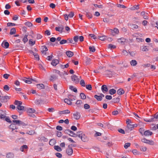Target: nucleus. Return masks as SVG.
<instances>
[{
  "instance_id": "f257e3e1",
  "label": "nucleus",
  "mask_w": 158,
  "mask_h": 158,
  "mask_svg": "<svg viewBox=\"0 0 158 158\" xmlns=\"http://www.w3.org/2000/svg\"><path fill=\"white\" fill-rule=\"evenodd\" d=\"M22 104L21 102L17 100H15L14 102L15 104L18 105L17 108L18 110H23L24 109V106H21Z\"/></svg>"
},
{
  "instance_id": "f03ea898",
  "label": "nucleus",
  "mask_w": 158,
  "mask_h": 158,
  "mask_svg": "<svg viewBox=\"0 0 158 158\" xmlns=\"http://www.w3.org/2000/svg\"><path fill=\"white\" fill-rule=\"evenodd\" d=\"M142 142L146 143L151 145H153L155 144V142L152 140H150L147 139L145 138H143L141 140Z\"/></svg>"
},
{
  "instance_id": "7ed1b4c3",
  "label": "nucleus",
  "mask_w": 158,
  "mask_h": 158,
  "mask_svg": "<svg viewBox=\"0 0 158 158\" xmlns=\"http://www.w3.org/2000/svg\"><path fill=\"white\" fill-rule=\"evenodd\" d=\"M66 152L69 156H71L72 154L73 151L70 145L68 146V148L66 149Z\"/></svg>"
},
{
  "instance_id": "20e7f679",
  "label": "nucleus",
  "mask_w": 158,
  "mask_h": 158,
  "mask_svg": "<svg viewBox=\"0 0 158 158\" xmlns=\"http://www.w3.org/2000/svg\"><path fill=\"white\" fill-rule=\"evenodd\" d=\"M23 80L26 83L29 84L33 83L34 81H35V79L30 78L24 79H23Z\"/></svg>"
},
{
  "instance_id": "39448f33",
  "label": "nucleus",
  "mask_w": 158,
  "mask_h": 158,
  "mask_svg": "<svg viewBox=\"0 0 158 158\" xmlns=\"http://www.w3.org/2000/svg\"><path fill=\"white\" fill-rule=\"evenodd\" d=\"M71 79L75 83H78L79 81V80L77 77L75 75H73L71 76Z\"/></svg>"
},
{
  "instance_id": "423d86ee",
  "label": "nucleus",
  "mask_w": 158,
  "mask_h": 158,
  "mask_svg": "<svg viewBox=\"0 0 158 158\" xmlns=\"http://www.w3.org/2000/svg\"><path fill=\"white\" fill-rule=\"evenodd\" d=\"M9 99V97L8 96H2L1 98L0 101L2 102H6Z\"/></svg>"
},
{
  "instance_id": "0eeeda50",
  "label": "nucleus",
  "mask_w": 158,
  "mask_h": 158,
  "mask_svg": "<svg viewBox=\"0 0 158 158\" xmlns=\"http://www.w3.org/2000/svg\"><path fill=\"white\" fill-rule=\"evenodd\" d=\"M64 27L63 25H61L59 27H56L55 30L56 31L59 32L60 33H62L63 31Z\"/></svg>"
},
{
  "instance_id": "6e6552de",
  "label": "nucleus",
  "mask_w": 158,
  "mask_h": 158,
  "mask_svg": "<svg viewBox=\"0 0 158 158\" xmlns=\"http://www.w3.org/2000/svg\"><path fill=\"white\" fill-rule=\"evenodd\" d=\"M74 118L76 119H79L81 117L80 114L78 112H76L73 114Z\"/></svg>"
},
{
  "instance_id": "1a4fd4ad",
  "label": "nucleus",
  "mask_w": 158,
  "mask_h": 158,
  "mask_svg": "<svg viewBox=\"0 0 158 158\" xmlns=\"http://www.w3.org/2000/svg\"><path fill=\"white\" fill-rule=\"evenodd\" d=\"M153 134L152 132L148 130L144 131L143 133V135L146 136H149L152 135Z\"/></svg>"
},
{
  "instance_id": "9d476101",
  "label": "nucleus",
  "mask_w": 158,
  "mask_h": 158,
  "mask_svg": "<svg viewBox=\"0 0 158 158\" xmlns=\"http://www.w3.org/2000/svg\"><path fill=\"white\" fill-rule=\"evenodd\" d=\"M65 133L69 134L70 136H74L75 135V134L73 131L70 130H66L64 131Z\"/></svg>"
},
{
  "instance_id": "9b49d317",
  "label": "nucleus",
  "mask_w": 158,
  "mask_h": 158,
  "mask_svg": "<svg viewBox=\"0 0 158 158\" xmlns=\"http://www.w3.org/2000/svg\"><path fill=\"white\" fill-rule=\"evenodd\" d=\"M111 32L113 35L117 34L119 32L117 28H115L113 30H111Z\"/></svg>"
},
{
  "instance_id": "f8f14e48",
  "label": "nucleus",
  "mask_w": 158,
  "mask_h": 158,
  "mask_svg": "<svg viewBox=\"0 0 158 158\" xmlns=\"http://www.w3.org/2000/svg\"><path fill=\"white\" fill-rule=\"evenodd\" d=\"M101 89L102 92L104 93H105L108 90L107 87L106 85H102L101 87Z\"/></svg>"
},
{
  "instance_id": "ddd939ff",
  "label": "nucleus",
  "mask_w": 158,
  "mask_h": 158,
  "mask_svg": "<svg viewBox=\"0 0 158 158\" xmlns=\"http://www.w3.org/2000/svg\"><path fill=\"white\" fill-rule=\"evenodd\" d=\"M114 73L113 72L109 70H106L105 71V73L107 75L108 77H111L114 75Z\"/></svg>"
},
{
  "instance_id": "4468645a",
  "label": "nucleus",
  "mask_w": 158,
  "mask_h": 158,
  "mask_svg": "<svg viewBox=\"0 0 158 158\" xmlns=\"http://www.w3.org/2000/svg\"><path fill=\"white\" fill-rule=\"evenodd\" d=\"M81 139L84 142H86L88 141V138L87 136L83 134Z\"/></svg>"
},
{
  "instance_id": "2eb2a0df",
  "label": "nucleus",
  "mask_w": 158,
  "mask_h": 158,
  "mask_svg": "<svg viewBox=\"0 0 158 158\" xmlns=\"http://www.w3.org/2000/svg\"><path fill=\"white\" fill-rule=\"evenodd\" d=\"M9 129L12 130V132H13L14 130L15 129H17V127L16 126L15 124H11L9 127Z\"/></svg>"
},
{
  "instance_id": "dca6fc26",
  "label": "nucleus",
  "mask_w": 158,
  "mask_h": 158,
  "mask_svg": "<svg viewBox=\"0 0 158 158\" xmlns=\"http://www.w3.org/2000/svg\"><path fill=\"white\" fill-rule=\"evenodd\" d=\"M41 52L43 54L45 55L46 53V51H48L47 48L46 46H43L41 47Z\"/></svg>"
},
{
  "instance_id": "f3484780",
  "label": "nucleus",
  "mask_w": 158,
  "mask_h": 158,
  "mask_svg": "<svg viewBox=\"0 0 158 158\" xmlns=\"http://www.w3.org/2000/svg\"><path fill=\"white\" fill-rule=\"evenodd\" d=\"M14 155L12 152H9L6 154V157L7 158H13Z\"/></svg>"
},
{
  "instance_id": "a211bd4d",
  "label": "nucleus",
  "mask_w": 158,
  "mask_h": 158,
  "mask_svg": "<svg viewBox=\"0 0 158 158\" xmlns=\"http://www.w3.org/2000/svg\"><path fill=\"white\" fill-rule=\"evenodd\" d=\"M126 41V40L123 38H121L118 39V42L121 44H124Z\"/></svg>"
},
{
  "instance_id": "6ab92c4d",
  "label": "nucleus",
  "mask_w": 158,
  "mask_h": 158,
  "mask_svg": "<svg viewBox=\"0 0 158 158\" xmlns=\"http://www.w3.org/2000/svg\"><path fill=\"white\" fill-rule=\"evenodd\" d=\"M57 78V77L55 75L53 74L50 76V80L51 81H53Z\"/></svg>"
},
{
  "instance_id": "aec40b11",
  "label": "nucleus",
  "mask_w": 158,
  "mask_h": 158,
  "mask_svg": "<svg viewBox=\"0 0 158 158\" xmlns=\"http://www.w3.org/2000/svg\"><path fill=\"white\" fill-rule=\"evenodd\" d=\"M51 63L52 65L56 66L59 63V61L57 59H54L52 60Z\"/></svg>"
},
{
  "instance_id": "412c9836",
  "label": "nucleus",
  "mask_w": 158,
  "mask_h": 158,
  "mask_svg": "<svg viewBox=\"0 0 158 158\" xmlns=\"http://www.w3.org/2000/svg\"><path fill=\"white\" fill-rule=\"evenodd\" d=\"M83 134L81 132H77V134H75L74 137H78L79 138H80L81 139V138Z\"/></svg>"
},
{
  "instance_id": "4be33fe9",
  "label": "nucleus",
  "mask_w": 158,
  "mask_h": 158,
  "mask_svg": "<svg viewBox=\"0 0 158 158\" xmlns=\"http://www.w3.org/2000/svg\"><path fill=\"white\" fill-rule=\"evenodd\" d=\"M2 46L5 48H8L9 44L8 42H5V43H2Z\"/></svg>"
},
{
  "instance_id": "5701e85b",
  "label": "nucleus",
  "mask_w": 158,
  "mask_h": 158,
  "mask_svg": "<svg viewBox=\"0 0 158 158\" xmlns=\"http://www.w3.org/2000/svg\"><path fill=\"white\" fill-rule=\"evenodd\" d=\"M66 54L69 57H71L73 55V52L71 51L66 52Z\"/></svg>"
},
{
  "instance_id": "b1692460",
  "label": "nucleus",
  "mask_w": 158,
  "mask_h": 158,
  "mask_svg": "<svg viewBox=\"0 0 158 158\" xmlns=\"http://www.w3.org/2000/svg\"><path fill=\"white\" fill-rule=\"evenodd\" d=\"M130 63L131 66H135L137 64V62L135 60H133L130 61Z\"/></svg>"
},
{
  "instance_id": "393cba45",
  "label": "nucleus",
  "mask_w": 158,
  "mask_h": 158,
  "mask_svg": "<svg viewBox=\"0 0 158 158\" xmlns=\"http://www.w3.org/2000/svg\"><path fill=\"white\" fill-rule=\"evenodd\" d=\"M94 97L98 101H101L102 99V96L95 95L94 96Z\"/></svg>"
},
{
  "instance_id": "a878e982",
  "label": "nucleus",
  "mask_w": 158,
  "mask_h": 158,
  "mask_svg": "<svg viewBox=\"0 0 158 158\" xmlns=\"http://www.w3.org/2000/svg\"><path fill=\"white\" fill-rule=\"evenodd\" d=\"M16 33V30L15 28H13L11 29L10 34V35H12L15 34Z\"/></svg>"
},
{
  "instance_id": "bb28decb",
  "label": "nucleus",
  "mask_w": 158,
  "mask_h": 158,
  "mask_svg": "<svg viewBox=\"0 0 158 158\" xmlns=\"http://www.w3.org/2000/svg\"><path fill=\"white\" fill-rule=\"evenodd\" d=\"M98 39L104 41L106 40L107 37L105 35L98 36Z\"/></svg>"
},
{
  "instance_id": "cd10ccee",
  "label": "nucleus",
  "mask_w": 158,
  "mask_h": 158,
  "mask_svg": "<svg viewBox=\"0 0 158 158\" xmlns=\"http://www.w3.org/2000/svg\"><path fill=\"white\" fill-rule=\"evenodd\" d=\"M36 85L37 88L40 89H44V85L42 84H37Z\"/></svg>"
},
{
  "instance_id": "c85d7f7f",
  "label": "nucleus",
  "mask_w": 158,
  "mask_h": 158,
  "mask_svg": "<svg viewBox=\"0 0 158 158\" xmlns=\"http://www.w3.org/2000/svg\"><path fill=\"white\" fill-rule=\"evenodd\" d=\"M54 148L58 152H60L62 150V149L59 146H55Z\"/></svg>"
},
{
  "instance_id": "c756f323",
  "label": "nucleus",
  "mask_w": 158,
  "mask_h": 158,
  "mask_svg": "<svg viewBox=\"0 0 158 158\" xmlns=\"http://www.w3.org/2000/svg\"><path fill=\"white\" fill-rule=\"evenodd\" d=\"M155 119L154 118H152V116L149 119H145L144 120L147 122H154V119Z\"/></svg>"
},
{
  "instance_id": "7c9ffc66",
  "label": "nucleus",
  "mask_w": 158,
  "mask_h": 158,
  "mask_svg": "<svg viewBox=\"0 0 158 158\" xmlns=\"http://www.w3.org/2000/svg\"><path fill=\"white\" fill-rule=\"evenodd\" d=\"M68 98L71 101L75 100L76 97L75 96L70 95L69 96Z\"/></svg>"
},
{
  "instance_id": "2f4dec72",
  "label": "nucleus",
  "mask_w": 158,
  "mask_h": 158,
  "mask_svg": "<svg viewBox=\"0 0 158 158\" xmlns=\"http://www.w3.org/2000/svg\"><path fill=\"white\" fill-rule=\"evenodd\" d=\"M141 50L143 51L147 52L148 50V47L145 46H142L141 47Z\"/></svg>"
},
{
  "instance_id": "473e14b6",
  "label": "nucleus",
  "mask_w": 158,
  "mask_h": 158,
  "mask_svg": "<svg viewBox=\"0 0 158 158\" xmlns=\"http://www.w3.org/2000/svg\"><path fill=\"white\" fill-rule=\"evenodd\" d=\"M56 143V140L54 139H52L50 140L49 144L51 145H53L55 144Z\"/></svg>"
},
{
  "instance_id": "72a5a7b5",
  "label": "nucleus",
  "mask_w": 158,
  "mask_h": 158,
  "mask_svg": "<svg viewBox=\"0 0 158 158\" xmlns=\"http://www.w3.org/2000/svg\"><path fill=\"white\" fill-rule=\"evenodd\" d=\"M117 94L119 95H121L124 93V91L121 89H119L117 91Z\"/></svg>"
},
{
  "instance_id": "f704fd0d",
  "label": "nucleus",
  "mask_w": 158,
  "mask_h": 158,
  "mask_svg": "<svg viewBox=\"0 0 158 158\" xmlns=\"http://www.w3.org/2000/svg\"><path fill=\"white\" fill-rule=\"evenodd\" d=\"M70 112L69 110H64L61 111L60 112V114H69Z\"/></svg>"
},
{
  "instance_id": "c9c22d12",
  "label": "nucleus",
  "mask_w": 158,
  "mask_h": 158,
  "mask_svg": "<svg viewBox=\"0 0 158 158\" xmlns=\"http://www.w3.org/2000/svg\"><path fill=\"white\" fill-rule=\"evenodd\" d=\"M80 96L81 99H85L86 98V96L83 93H80Z\"/></svg>"
},
{
  "instance_id": "e433bc0d",
  "label": "nucleus",
  "mask_w": 158,
  "mask_h": 158,
  "mask_svg": "<svg viewBox=\"0 0 158 158\" xmlns=\"http://www.w3.org/2000/svg\"><path fill=\"white\" fill-rule=\"evenodd\" d=\"M64 102L65 103H67L68 105H71L72 102L70 99L66 98L64 100Z\"/></svg>"
},
{
  "instance_id": "4c0bfd02",
  "label": "nucleus",
  "mask_w": 158,
  "mask_h": 158,
  "mask_svg": "<svg viewBox=\"0 0 158 158\" xmlns=\"http://www.w3.org/2000/svg\"><path fill=\"white\" fill-rule=\"evenodd\" d=\"M27 146L26 145H23L20 148V150L22 152H23L25 149H26L27 148Z\"/></svg>"
},
{
  "instance_id": "58836bf2",
  "label": "nucleus",
  "mask_w": 158,
  "mask_h": 158,
  "mask_svg": "<svg viewBox=\"0 0 158 158\" xmlns=\"http://www.w3.org/2000/svg\"><path fill=\"white\" fill-rule=\"evenodd\" d=\"M69 89L72 90L74 92L76 93L77 92V89L76 88L74 87L73 86H69Z\"/></svg>"
},
{
  "instance_id": "ea45409f",
  "label": "nucleus",
  "mask_w": 158,
  "mask_h": 158,
  "mask_svg": "<svg viewBox=\"0 0 158 158\" xmlns=\"http://www.w3.org/2000/svg\"><path fill=\"white\" fill-rule=\"evenodd\" d=\"M35 110L33 108H29L27 109V111L29 113H33L35 112Z\"/></svg>"
},
{
  "instance_id": "a19ab883",
  "label": "nucleus",
  "mask_w": 158,
  "mask_h": 158,
  "mask_svg": "<svg viewBox=\"0 0 158 158\" xmlns=\"http://www.w3.org/2000/svg\"><path fill=\"white\" fill-rule=\"evenodd\" d=\"M25 24L26 26H27L29 27L33 26V25L30 22H27L25 23Z\"/></svg>"
},
{
  "instance_id": "79ce46f5",
  "label": "nucleus",
  "mask_w": 158,
  "mask_h": 158,
  "mask_svg": "<svg viewBox=\"0 0 158 158\" xmlns=\"http://www.w3.org/2000/svg\"><path fill=\"white\" fill-rule=\"evenodd\" d=\"M116 92V91L114 89H112L109 90V93L110 94H115Z\"/></svg>"
},
{
  "instance_id": "37998d69",
  "label": "nucleus",
  "mask_w": 158,
  "mask_h": 158,
  "mask_svg": "<svg viewBox=\"0 0 158 158\" xmlns=\"http://www.w3.org/2000/svg\"><path fill=\"white\" fill-rule=\"evenodd\" d=\"M89 50L90 51L94 52L95 51V49L94 46H90L89 48Z\"/></svg>"
},
{
  "instance_id": "c03bdc74",
  "label": "nucleus",
  "mask_w": 158,
  "mask_h": 158,
  "mask_svg": "<svg viewBox=\"0 0 158 158\" xmlns=\"http://www.w3.org/2000/svg\"><path fill=\"white\" fill-rule=\"evenodd\" d=\"M6 116V114L5 113V112H4L3 113H2V114L0 115V118L1 119H3L5 118Z\"/></svg>"
},
{
  "instance_id": "a18cd8bd",
  "label": "nucleus",
  "mask_w": 158,
  "mask_h": 158,
  "mask_svg": "<svg viewBox=\"0 0 158 158\" xmlns=\"http://www.w3.org/2000/svg\"><path fill=\"white\" fill-rule=\"evenodd\" d=\"M12 122L19 126L21 121L19 120H13L12 121Z\"/></svg>"
},
{
  "instance_id": "49530a36",
  "label": "nucleus",
  "mask_w": 158,
  "mask_h": 158,
  "mask_svg": "<svg viewBox=\"0 0 158 158\" xmlns=\"http://www.w3.org/2000/svg\"><path fill=\"white\" fill-rule=\"evenodd\" d=\"M91 59L86 57L85 63L87 64H90L91 62Z\"/></svg>"
},
{
  "instance_id": "de8ad7c7",
  "label": "nucleus",
  "mask_w": 158,
  "mask_h": 158,
  "mask_svg": "<svg viewBox=\"0 0 158 158\" xmlns=\"http://www.w3.org/2000/svg\"><path fill=\"white\" fill-rule=\"evenodd\" d=\"M152 117L153 118H155L154 119V122L156 121V119L158 118V112L156 113L153 116H152Z\"/></svg>"
},
{
  "instance_id": "09e8293b",
  "label": "nucleus",
  "mask_w": 158,
  "mask_h": 158,
  "mask_svg": "<svg viewBox=\"0 0 158 158\" xmlns=\"http://www.w3.org/2000/svg\"><path fill=\"white\" fill-rule=\"evenodd\" d=\"M40 139L41 140V141H43L44 142H47L48 141V139L45 138L44 136H42L41 137Z\"/></svg>"
},
{
  "instance_id": "8fccbe9b",
  "label": "nucleus",
  "mask_w": 158,
  "mask_h": 158,
  "mask_svg": "<svg viewBox=\"0 0 158 158\" xmlns=\"http://www.w3.org/2000/svg\"><path fill=\"white\" fill-rule=\"evenodd\" d=\"M4 119L6 121L9 123H12L9 117L6 116Z\"/></svg>"
},
{
  "instance_id": "3c124183",
  "label": "nucleus",
  "mask_w": 158,
  "mask_h": 158,
  "mask_svg": "<svg viewBox=\"0 0 158 158\" xmlns=\"http://www.w3.org/2000/svg\"><path fill=\"white\" fill-rule=\"evenodd\" d=\"M33 54L34 55L35 57L37 60H39V56L38 54L36 53H34L32 52Z\"/></svg>"
},
{
  "instance_id": "603ef678",
  "label": "nucleus",
  "mask_w": 158,
  "mask_h": 158,
  "mask_svg": "<svg viewBox=\"0 0 158 158\" xmlns=\"http://www.w3.org/2000/svg\"><path fill=\"white\" fill-rule=\"evenodd\" d=\"M127 128L130 130L134 127L133 125L131 124H127Z\"/></svg>"
},
{
  "instance_id": "864d4df0",
  "label": "nucleus",
  "mask_w": 158,
  "mask_h": 158,
  "mask_svg": "<svg viewBox=\"0 0 158 158\" xmlns=\"http://www.w3.org/2000/svg\"><path fill=\"white\" fill-rule=\"evenodd\" d=\"M78 39L79 36L78 35L74 36L73 38V40L75 42H77L78 41Z\"/></svg>"
},
{
  "instance_id": "5fc2aeb1",
  "label": "nucleus",
  "mask_w": 158,
  "mask_h": 158,
  "mask_svg": "<svg viewBox=\"0 0 158 158\" xmlns=\"http://www.w3.org/2000/svg\"><path fill=\"white\" fill-rule=\"evenodd\" d=\"M27 133L30 135H32L35 133V131L33 130H31L28 131Z\"/></svg>"
},
{
  "instance_id": "6e6d98bb",
  "label": "nucleus",
  "mask_w": 158,
  "mask_h": 158,
  "mask_svg": "<svg viewBox=\"0 0 158 158\" xmlns=\"http://www.w3.org/2000/svg\"><path fill=\"white\" fill-rule=\"evenodd\" d=\"M86 15L87 17H88L90 19L92 18V15L89 12H86Z\"/></svg>"
},
{
  "instance_id": "4d7b16f0",
  "label": "nucleus",
  "mask_w": 158,
  "mask_h": 158,
  "mask_svg": "<svg viewBox=\"0 0 158 158\" xmlns=\"http://www.w3.org/2000/svg\"><path fill=\"white\" fill-rule=\"evenodd\" d=\"M81 85L82 86L85 87V83L83 80H81L80 81Z\"/></svg>"
},
{
  "instance_id": "13d9d810",
  "label": "nucleus",
  "mask_w": 158,
  "mask_h": 158,
  "mask_svg": "<svg viewBox=\"0 0 158 158\" xmlns=\"http://www.w3.org/2000/svg\"><path fill=\"white\" fill-rule=\"evenodd\" d=\"M67 40H62L61 41H60V44H64L65 43H67Z\"/></svg>"
},
{
  "instance_id": "bf43d9fd",
  "label": "nucleus",
  "mask_w": 158,
  "mask_h": 158,
  "mask_svg": "<svg viewBox=\"0 0 158 158\" xmlns=\"http://www.w3.org/2000/svg\"><path fill=\"white\" fill-rule=\"evenodd\" d=\"M139 131L140 132V133L142 135H143V133L144 132V129L143 128H141L139 129Z\"/></svg>"
},
{
  "instance_id": "052dcab7",
  "label": "nucleus",
  "mask_w": 158,
  "mask_h": 158,
  "mask_svg": "<svg viewBox=\"0 0 158 158\" xmlns=\"http://www.w3.org/2000/svg\"><path fill=\"white\" fill-rule=\"evenodd\" d=\"M116 48L115 46L112 45V44H110L108 45V48H110V49H114Z\"/></svg>"
},
{
  "instance_id": "680f3d73",
  "label": "nucleus",
  "mask_w": 158,
  "mask_h": 158,
  "mask_svg": "<svg viewBox=\"0 0 158 158\" xmlns=\"http://www.w3.org/2000/svg\"><path fill=\"white\" fill-rule=\"evenodd\" d=\"M82 102L81 100H77L76 104H77V105H80L81 104H82Z\"/></svg>"
},
{
  "instance_id": "e2e57ef3",
  "label": "nucleus",
  "mask_w": 158,
  "mask_h": 158,
  "mask_svg": "<svg viewBox=\"0 0 158 158\" xmlns=\"http://www.w3.org/2000/svg\"><path fill=\"white\" fill-rule=\"evenodd\" d=\"M84 108L85 109H88L90 108V106L88 104H85L84 105Z\"/></svg>"
},
{
  "instance_id": "0e129e2a",
  "label": "nucleus",
  "mask_w": 158,
  "mask_h": 158,
  "mask_svg": "<svg viewBox=\"0 0 158 158\" xmlns=\"http://www.w3.org/2000/svg\"><path fill=\"white\" fill-rule=\"evenodd\" d=\"M86 88L89 90H91L92 89V86L91 85H87L86 86Z\"/></svg>"
},
{
  "instance_id": "69168bd1",
  "label": "nucleus",
  "mask_w": 158,
  "mask_h": 158,
  "mask_svg": "<svg viewBox=\"0 0 158 158\" xmlns=\"http://www.w3.org/2000/svg\"><path fill=\"white\" fill-rule=\"evenodd\" d=\"M130 143H127L125 144L124 147L125 148H127L129 147L130 146Z\"/></svg>"
},
{
  "instance_id": "338daca9",
  "label": "nucleus",
  "mask_w": 158,
  "mask_h": 158,
  "mask_svg": "<svg viewBox=\"0 0 158 158\" xmlns=\"http://www.w3.org/2000/svg\"><path fill=\"white\" fill-rule=\"evenodd\" d=\"M140 150L143 152H145L146 151L147 148L145 147L142 146L140 147Z\"/></svg>"
},
{
  "instance_id": "774afa93",
  "label": "nucleus",
  "mask_w": 158,
  "mask_h": 158,
  "mask_svg": "<svg viewBox=\"0 0 158 158\" xmlns=\"http://www.w3.org/2000/svg\"><path fill=\"white\" fill-rule=\"evenodd\" d=\"M55 155L57 157L59 158H61L62 157V154L59 152L56 153L55 154Z\"/></svg>"
}]
</instances>
